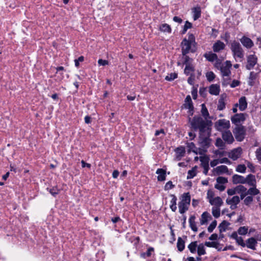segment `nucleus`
I'll return each instance as SVG.
<instances>
[{"mask_svg":"<svg viewBox=\"0 0 261 261\" xmlns=\"http://www.w3.org/2000/svg\"><path fill=\"white\" fill-rule=\"evenodd\" d=\"M190 121L191 128L194 131L199 130V142L201 146L204 148H208L210 146L212 141L210 138L211 134V121L204 120L200 116H194Z\"/></svg>","mask_w":261,"mask_h":261,"instance_id":"f257e3e1","label":"nucleus"},{"mask_svg":"<svg viewBox=\"0 0 261 261\" xmlns=\"http://www.w3.org/2000/svg\"><path fill=\"white\" fill-rule=\"evenodd\" d=\"M254 176V175L251 174L248 175L246 177L240 175L234 174L232 177V182L235 185L247 184L248 185H254V180H253Z\"/></svg>","mask_w":261,"mask_h":261,"instance_id":"f03ea898","label":"nucleus"},{"mask_svg":"<svg viewBox=\"0 0 261 261\" xmlns=\"http://www.w3.org/2000/svg\"><path fill=\"white\" fill-rule=\"evenodd\" d=\"M195 41V37L192 34H188V39L184 38L181 43V53L182 55L188 54L191 49L192 43Z\"/></svg>","mask_w":261,"mask_h":261,"instance_id":"7ed1b4c3","label":"nucleus"},{"mask_svg":"<svg viewBox=\"0 0 261 261\" xmlns=\"http://www.w3.org/2000/svg\"><path fill=\"white\" fill-rule=\"evenodd\" d=\"M230 49L234 58L242 59L244 56V51L240 43L236 40L231 43Z\"/></svg>","mask_w":261,"mask_h":261,"instance_id":"20e7f679","label":"nucleus"},{"mask_svg":"<svg viewBox=\"0 0 261 261\" xmlns=\"http://www.w3.org/2000/svg\"><path fill=\"white\" fill-rule=\"evenodd\" d=\"M233 133L238 141H242L246 136L245 127L242 125L237 126L233 130Z\"/></svg>","mask_w":261,"mask_h":261,"instance_id":"39448f33","label":"nucleus"},{"mask_svg":"<svg viewBox=\"0 0 261 261\" xmlns=\"http://www.w3.org/2000/svg\"><path fill=\"white\" fill-rule=\"evenodd\" d=\"M231 66L232 65L229 61H226L220 66V70L223 77H229L231 74L230 69Z\"/></svg>","mask_w":261,"mask_h":261,"instance_id":"423d86ee","label":"nucleus"},{"mask_svg":"<svg viewBox=\"0 0 261 261\" xmlns=\"http://www.w3.org/2000/svg\"><path fill=\"white\" fill-rule=\"evenodd\" d=\"M247 114L244 113L236 114L231 117V121L233 124L237 126H240L246 120Z\"/></svg>","mask_w":261,"mask_h":261,"instance_id":"0eeeda50","label":"nucleus"},{"mask_svg":"<svg viewBox=\"0 0 261 261\" xmlns=\"http://www.w3.org/2000/svg\"><path fill=\"white\" fill-rule=\"evenodd\" d=\"M183 108L189 110L190 115H193L194 113V106L190 95H187L185 99Z\"/></svg>","mask_w":261,"mask_h":261,"instance_id":"6e6552de","label":"nucleus"},{"mask_svg":"<svg viewBox=\"0 0 261 261\" xmlns=\"http://www.w3.org/2000/svg\"><path fill=\"white\" fill-rule=\"evenodd\" d=\"M217 129L220 130L223 129H228L230 127V122L225 119H220L215 123Z\"/></svg>","mask_w":261,"mask_h":261,"instance_id":"1a4fd4ad","label":"nucleus"},{"mask_svg":"<svg viewBox=\"0 0 261 261\" xmlns=\"http://www.w3.org/2000/svg\"><path fill=\"white\" fill-rule=\"evenodd\" d=\"M242 149L241 147H238L233 149L228 153V157L233 161L237 160L240 158L242 154Z\"/></svg>","mask_w":261,"mask_h":261,"instance_id":"9d476101","label":"nucleus"},{"mask_svg":"<svg viewBox=\"0 0 261 261\" xmlns=\"http://www.w3.org/2000/svg\"><path fill=\"white\" fill-rule=\"evenodd\" d=\"M257 58L255 55H249L247 58V64L246 68L248 70L252 69L257 63Z\"/></svg>","mask_w":261,"mask_h":261,"instance_id":"9b49d317","label":"nucleus"},{"mask_svg":"<svg viewBox=\"0 0 261 261\" xmlns=\"http://www.w3.org/2000/svg\"><path fill=\"white\" fill-rule=\"evenodd\" d=\"M240 41L242 44L246 48L250 49L252 48L254 45V43L252 40L248 37L243 36L240 39Z\"/></svg>","mask_w":261,"mask_h":261,"instance_id":"f8f14e48","label":"nucleus"},{"mask_svg":"<svg viewBox=\"0 0 261 261\" xmlns=\"http://www.w3.org/2000/svg\"><path fill=\"white\" fill-rule=\"evenodd\" d=\"M200 161L201 162V166L203 168L204 171L203 173L205 175H207L208 170L210 169L208 162L209 159L207 156H201L200 157Z\"/></svg>","mask_w":261,"mask_h":261,"instance_id":"ddd939ff","label":"nucleus"},{"mask_svg":"<svg viewBox=\"0 0 261 261\" xmlns=\"http://www.w3.org/2000/svg\"><path fill=\"white\" fill-rule=\"evenodd\" d=\"M257 244V240L253 237L248 238L245 244V247H247L248 248L255 250L256 246Z\"/></svg>","mask_w":261,"mask_h":261,"instance_id":"4468645a","label":"nucleus"},{"mask_svg":"<svg viewBox=\"0 0 261 261\" xmlns=\"http://www.w3.org/2000/svg\"><path fill=\"white\" fill-rule=\"evenodd\" d=\"M253 180H254V185H249L252 187L250 188L248 190L247 189V194L251 196H255L259 194V190L256 189V180L255 177H254Z\"/></svg>","mask_w":261,"mask_h":261,"instance_id":"2eb2a0df","label":"nucleus"},{"mask_svg":"<svg viewBox=\"0 0 261 261\" xmlns=\"http://www.w3.org/2000/svg\"><path fill=\"white\" fill-rule=\"evenodd\" d=\"M225 47V44L220 40H217L213 45L212 48L214 53H219Z\"/></svg>","mask_w":261,"mask_h":261,"instance_id":"dca6fc26","label":"nucleus"},{"mask_svg":"<svg viewBox=\"0 0 261 261\" xmlns=\"http://www.w3.org/2000/svg\"><path fill=\"white\" fill-rule=\"evenodd\" d=\"M230 237L231 239L235 240L238 245L241 246L242 247H245V243L243 239L241 237H239L236 231H233L230 235Z\"/></svg>","mask_w":261,"mask_h":261,"instance_id":"f3484780","label":"nucleus"},{"mask_svg":"<svg viewBox=\"0 0 261 261\" xmlns=\"http://www.w3.org/2000/svg\"><path fill=\"white\" fill-rule=\"evenodd\" d=\"M222 137L228 144H231L234 141L233 137L230 130L224 132L222 133Z\"/></svg>","mask_w":261,"mask_h":261,"instance_id":"a211bd4d","label":"nucleus"},{"mask_svg":"<svg viewBox=\"0 0 261 261\" xmlns=\"http://www.w3.org/2000/svg\"><path fill=\"white\" fill-rule=\"evenodd\" d=\"M176 154V159L177 161H180L181 158L185 156L186 153L185 148L180 146L175 149Z\"/></svg>","mask_w":261,"mask_h":261,"instance_id":"6ab92c4d","label":"nucleus"},{"mask_svg":"<svg viewBox=\"0 0 261 261\" xmlns=\"http://www.w3.org/2000/svg\"><path fill=\"white\" fill-rule=\"evenodd\" d=\"M156 174H158L157 179L159 181H163L166 180V171L162 168H159L156 171Z\"/></svg>","mask_w":261,"mask_h":261,"instance_id":"aec40b11","label":"nucleus"},{"mask_svg":"<svg viewBox=\"0 0 261 261\" xmlns=\"http://www.w3.org/2000/svg\"><path fill=\"white\" fill-rule=\"evenodd\" d=\"M226 98V94H222L221 95L220 97L218 100L217 106V109L220 111L224 110L225 108V99Z\"/></svg>","mask_w":261,"mask_h":261,"instance_id":"412c9836","label":"nucleus"},{"mask_svg":"<svg viewBox=\"0 0 261 261\" xmlns=\"http://www.w3.org/2000/svg\"><path fill=\"white\" fill-rule=\"evenodd\" d=\"M203 57L209 62H213L214 61L218 60V56L217 54L212 51H208L205 53L203 55Z\"/></svg>","mask_w":261,"mask_h":261,"instance_id":"4be33fe9","label":"nucleus"},{"mask_svg":"<svg viewBox=\"0 0 261 261\" xmlns=\"http://www.w3.org/2000/svg\"><path fill=\"white\" fill-rule=\"evenodd\" d=\"M218 175L222 174L223 173H226L227 174L230 175L229 173L228 169L225 165H221L217 167L214 169Z\"/></svg>","mask_w":261,"mask_h":261,"instance_id":"5701e85b","label":"nucleus"},{"mask_svg":"<svg viewBox=\"0 0 261 261\" xmlns=\"http://www.w3.org/2000/svg\"><path fill=\"white\" fill-rule=\"evenodd\" d=\"M220 91V86L217 84H212L210 86L209 92L211 94L218 95Z\"/></svg>","mask_w":261,"mask_h":261,"instance_id":"b1692460","label":"nucleus"},{"mask_svg":"<svg viewBox=\"0 0 261 261\" xmlns=\"http://www.w3.org/2000/svg\"><path fill=\"white\" fill-rule=\"evenodd\" d=\"M209 202L212 205H215V207H220L223 203L221 198L219 196L215 197L214 199H210Z\"/></svg>","mask_w":261,"mask_h":261,"instance_id":"393cba45","label":"nucleus"},{"mask_svg":"<svg viewBox=\"0 0 261 261\" xmlns=\"http://www.w3.org/2000/svg\"><path fill=\"white\" fill-rule=\"evenodd\" d=\"M239 102L238 106L240 110L241 111H244L247 107V102L246 97L245 96L241 97L239 99Z\"/></svg>","mask_w":261,"mask_h":261,"instance_id":"a878e982","label":"nucleus"},{"mask_svg":"<svg viewBox=\"0 0 261 261\" xmlns=\"http://www.w3.org/2000/svg\"><path fill=\"white\" fill-rule=\"evenodd\" d=\"M192 12L193 13V19L196 20L201 17V8L199 6L194 7L192 9Z\"/></svg>","mask_w":261,"mask_h":261,"instance_id":"bb28decb","label":"nucleus"},{"mask_svg":"<svg viewBox=\"0 0 261 261\" xmlns=\"http://www.w3.org/2000/svg\"><path fill=\"white\" fill-rule=\"evenodd\" d=\"M170 196L172 197V199L170 201V208L173 212H175L177 209V207H176L177 198L175 196V195H174L173 194H170Z\"/></svg>","mask_w":261,"mask_h":261,"instance_id":"cd10ccee","label":"nucleus"},{"mask_svg":"<svg viewBox=\"0 0 261 261\" xmlns=\"http://www.w3.org/2000/svg\"><path fill=\"white\" fill-rule=\"evenodd\" d=\"M195 216H191L189 218V224L191 229L195 232H196L198 230L196 226V224L195 221Z\"/></svg>","mask_w":261,"mask_h":261,"instance_id":"c85d7f7f","label":"nucleus"},{"mask_svg":"<svg viewBox=\"0 0 261 261\" xmlns=\"http://www.w3.org/2000/svg\"><path fill=\"white\" fill-rule=\"evenodd\" d=\"M177 248L180 252L182 251L185 248V242L181 237H178L177 242Z\"/></svg>","mask_w":261,"mask_h":261,"instance_id":"c756f323","label":"nucleus"},{"mask_svg":"<svg viewBox=\"0 0 261 261\" xmlns=\"http://www.w3.org/2000/svg\"><path fill=\"white\" fill-rule=\"evenodd\" d=\"M191 201V197L189 193H184L181 197V200L180 201L181 203H184L190 205Z\"/></svg>","mask_w":261,"mask_h":261,"instance_id":"7c9ffc66","label":"nucleus"},{"mask_svg":"<svg viewBox=\"0 0 261 261\" xmlns=\"http://www.w3.org/2000/svg\"><path fill=\"white\" fill-rule=\"evenodd\" d=\"M211 217L210 214L207 212H204L201 215V217L200 219V224L201 225H204L207 223L208 221V218Z\"/></svg>","mask_w":261,"mask_h":261,"instance_id":"2f4dec72","label":"nucleus"},{"mask_svg":"<svg viewBox=\"0 0 261 261\" xmlns=\"http://www.w3.org/2000/svg\"><path fill=\"white\" fill-rule=\"evenodd\" d=\"M258 76L257 73H255L253 71H251L250 73L249 77V81H248V84L252 86H253L254 82V81L255 80Z\"/></svg>","mask_w":261,"mask_h":261,"instance_id":"473e14b6","label":"nucleus"},{"mask_svg":"<svg viewBox=\"0 0 261 261\" xmlns=\"http://www.w3.org/2000/svg\"><path fill=\"white\" fill-rule=\"evenodd\" d=\"M197 167L195 166L193 167L191 170H189L188 172L187 178L188 179H192L195 177L197 175Z\"/></svg>","mask_w":261,"mask_h":261,"instance_id":"72a5a7b5","label":"nucleus"},{"mask_svg":"<svg viewBox=\"0 0 261 261\" xmlns=\"http://www.w3.org/2000/svg\"><path fill=\"white\" fill-rule=\"evenodd\" d=\"M189 206V205L187 204L179 202L178 203L179 212L181 214H184L188 210Z\"/></svg>","mask_w":261,"mask_h":261,"instance_id":"f704fd0d","label":"nucleus"},{"mask_svg":"<svg viewBox=\"0 0 261 261\" xmlns=\"http://www.w3.org/2000/svg\"><path fill=\"white\" fill-rule=\"evenodd\" d=\"M154 249L153 247H150L148 248L147 250L145 252H143L141 253V257L144 258H146L147 257H149L151 256L152 253L153 252Z\"/></svg>","mask_w":261,"mask_h":261,"instance_id":"c9c22d12","label":"nucleus"},{"mask_svg":"<svg viewBox=\"0 0 261 261\" xmlns=\"http://www.w3.org/2000/svg\"><path fill=\"white\" fill-rule=\"evenodd\" d=\"M226 202L227 204H238L240 202V199L238 196H234L231 199H227Z\"/></svg>","mask_w":261,"mask_h":261,"instance_id":"e433bc0d","label":"nucleus"},{"mask_svg":"<svg viewBox=\"0 0 261 261\" xmlns=\"http://www.w3.org/2000/svg\"><path fill=\"white\" fill-rule=\"evenodd\" d=\"M230 224L229 222L225 220H223L219 225L218 228L219 231L221 233L224 232L226 230L227 227Z\"/></svg>","mask_w":261,"mask_h":261,"instance_id":"4c0bfd02","label":"nucleus"},{"mask_svg":"<svg viewBox=\"0 0 261 261\" xmlns=\"http://www.w3.org/2000/svg\"><path fill=\"white\" fill-rule=\"evenodd\" d=\"M197 241H194L192 242L188 246V248L192 253H195L196 251V248H197Z\"/></svg>","mask_w":261,"mask_h":261,"instance_id":"58836bf2","label":"nucleus"},{"mask_svg":"<svg viewBox=\"0 0 261 261\" xmlns=\"http://www.w3.org/2000/svg\"><path fill=\"white\" fill-rule=\"evenodd\" d=\"M160 30L161 31L163 32H167L168 33H170L171 32V28L170 26L167 24L164 23L160 25Z\"/></svg>","mask_w":261,"mask_h":261,"instance_id":"ea45409f","label":"nucleus"},{"mask_svg":"<svg viewBox=\"0 0 261 261\" xmlns=\"http://www.w3.org/2000/svg\"><path fill=\"white\" fill-rule=\"evenodd\" d=\"M195 70L194 66L192 64H188L186 65V67L184 70V73L186 75H188L190 74L191 72H194Z\"/></svg>","mask_w":261,"mask_h":261,"instance_id":"a19ab883","label":"nucleus"},{"mask_svg":"<svg viewBox=\"0 0 261 261\" xmlns=\"http://www.w3.org/2000/svg\"><path fill=\"white\" fill-rule=\"evenodd\" d=\"M206 253L204 245L201 243L197 246V254L198 256L204 255Z\"/></svg>","mask_w":261,"mask_h":261,"instance_id":"79ce46f5","label":"nucleus"},{"mask_svg":"<svg viewBox=\"0 0 261 261\" xmlns=\"http://www.w3.org/2000/svg\"><path fill=\"white\" fill-rule=\"evenodd\" d=\"M248 230V226H241L239 228L238 231L236 232H237V234L239 233L240 235L245 236L247 233Z\"/></svg>","mask_w":261,"mask_h":261,"instance_id":"37998d69","label":"nucleus"},{"mask_svg":"<svg viewBox=\"0 0 261 261\" xmlns=\"http://www.w3.org/2000/svg\"><path fill=\"white\" fill-rule=\"evenodd\" d=\"M215 145L220 149H224L225 147V143H224L223 140L220 138L216 139Z\"/></svg>","mask_w":261,"mask_h":261,"instance_id":"c03bdc74","label":"nucleus"},{"mask_svg":"<svg viewBox=\"0 0 261 261\" xmlns=\"http://www.w3.org/2000/svg\"><path fill=\"white\" fill-rule=\"evenodd\" d=\"M212 214L215 218H219L220 216V210L219 207H213Z\"/></svg>","mask_w":261,"mask_h":261,"instance_id":"a18cd8bd","label":"nucleus"},{"mask_svg":"<svg viewBox=\"0 0 261 261\" xmlns=\"http://www.w3.org/2000/svg\"><path fill=\"white\" fill-rule=\"evenodd\" d=\"M46 190L54 197H56L59 194V190L56 187L51 188H47Z\"/></svg>","mask_w":261,"mask_h":261,"instance_id":"49530a36","label":"nucleus"},{"mask_svg":"<svg viewBox=\"0 0 261 261\" xmlns=\"http://www.w3.org/2000/svg\"><path fill=\"white\" fill-rule=\"evenodd\" d=\"M177 77V73H170V74H168V75H167L165 79L166 81H172L174 79H176Z\"/></svg>","mask_w":261,"mask_h":261,"instance_id":"de8ad7c7","label":"nucleus"},{"mask_svg":"<svg viewBox=\"0 0 261 261\" xmlns=\"http://www.w3.org/2000/svg\"><path fill=\"white\" fill-rule=\"evenodd\" d=\"M201 114H202V116L204 117H205V118H206V117L207 116H208L209 113H208V110L204 103L201 105Z\"/></svg>","mask_w":261,"mask_h":261,"instance_id":"09e8293b","label":"nucleus"},{"mask_svg":"<svg viewBox=\"0 0 261 261\" xmlns=\"http://www.w3.org/2000/svg\"><path fill=\"white\" fill-rule=\"evenodd\" d=\"M246 170V167L244 164H240L236 168V171L240 173H245Z\"/></svg>","mask_w":261,"mask_h":261,"instance_id":"8fccbe9b","label":"nucleus"},{"mask_svg":"<svg viewBox=\"0 0 261 261\" xmlns=\"http://www.w3.org/2000/svg\"><path fill=\"white\" fill-rule=\"evenodd\" d=\"M206 77L208 81L212 82L215 78V74L213 72L209 71L206 73Z\"/></svg>","mask_w":261,"mask_h":261,"instance_id":"3c124183","label":"nucleus"},{"mask_svg":"<svg viewBox=\"0 0 261 261\" xmlns=\"http://www.w3.org/2000/svg\"><path fill=\"white\" fill-rule=\"evenodd\" d=\"M182 56V59L184 60V64L188 65V64H191V61H192V59L190 58L188 56H187V54Z\"/></svg>","mask_w":261,"mask_h":261,"instance_id":"603ef678","label":"nucleus"},{"mask_svg":"<svg viewBox=\"0 0 261 261\" xmlns=\"http://www.w3.org/2000/svg\"><path fill=\"white\" fill-rule=\"evenodd\" d=\"M237 192L238 194L245 192L247 191V188L243 185H239L236 187Z\"/></svg>","mask_w":261,"mask_h":261,"instance_id":"864d4df0","label":"nucleus"},{"mask_svg":"<svg viewBox=\"0 0 261 261\" xmlns=\"http://www.w3.org/2000/svg\"><path fill=\"white\" fill-rule=\"evenodd\" d=\"M217 182L219 184H224L228 182L227 178L224 177L219 176L216 179Z\"/></svg>","mask_w":261,"mask_h":261,"instance_id":"5fc2aeb1","label":"nucleus"},{"mask_svg":"<svg viewBox=\"0 0 261 261\" xmlns=\"http://www.w3.org/2000/svg\"><path fill=\"white\" fill-rule=\"evenodd\" d=\"M218 243L216 242H205L204 245L208 247L217 248Z\"/></svg>","mask_w":261,"mask_h":261,"instance_id":"6e6d98bb","label":"nucleus"},{"mask_svg":"<svg viewBox=\"0 0 261 261\" xmlns=\"http://www.w3.org/2000/svg\"><path fill=\"white\" fill-rule=\"evenodd\" d=\"M253 198L251 196H247L244 200V203L246 205H249L253 201Z\"/></svg>","mask_w":261,"mask_h":261,"instance_id":"4d7b16f0","label":"nucleus"},{"mask_svg":"<svg viewBox=\"0 0 261 261\" xmlns=\"http://www.w3.org/2000/svg\"><path fill=\"white\" fill-rule=\"evenodd\" d=\"M174 187L175 185L172 184V182L171 181H169L166 184L164 187V190L165 191H168L174 188Z\"/></svg>","mask_w":261,"mask_h":261,"instance_id":"13d9d810","label":"nucleus"},{"mask_svg":"<svg viewBox=\"0 0 261 261\" xmlns=\"http://www.w3.org/2000/svg\"><path fill=\"white\" fill-rule=\"evenodd\" d=\"M217 226V221H213L207 228L209 232H212Z\"/></svg>","mask_w":261,"mask_h":261,"instance_id":"bf43d9fd","label":"nucleus"},{"mask_svg":"<svg viewBox=\"0 0 261 261\" xmlns=\"http://www.w3.org/2000/svg\"><path fill=\"white\" fill-rule=\"evenodd\" d=\"M187 147L188 148V152L191 151L195 152L194 149L196 148L195 144L193 142H189L187 143Z\"/></svg>","mask_w":261,"mask_h":261,"instance_id":"052dcab7","label":"nucleus"},{"mask_svg":"<svg viewBox=\"0 0 261 261\" xmlns=\"http://www.w3.org/2000/svg\"><path fill=\"white\" fill-rule=\"evenodd\" d=\"M84 60V57L83 56H80L77 59L74 60L75 66L78 67L80 65V62H82Z\"/></svg>","mask_w":261,"mask_h":261,"instance_id":"680f3d73","label":"nucleus"},{"mask_svg":"<svg viewBox=\"0 0 261 261\" xmlns=\"http://www.w3.org/2000/svg\"><path fill=\"white\" fill-rule=\"evenodd\" d=\"M256 159L258 161H261V147L257 148L255 151Z\"/></svg>","mask_w":261,"mask_h":261,"instance_id":"e2e57ef3","label":"nucleus"},{"mask_svg":"<svg viewBox=\"0 0 261 261\" xmlns=\"http://www.w3.org/2000/svg\"><path fill=\"white\" fill-rule=\"evenodd\" d=\"M227 193L228 195L231 196L237 193L236 188H232V189H229L227 191Z\"/></svg>","mask_w":261,"mask_h":261,"instance_id":"0e129e2a","label":"nucleus"},{"mask_svg":"<svg viewBox=\"0 0 261 261\" xmlns=\"http://www.w3.org/2000/svg\"><path fill=\"white\" fill-rule=\"evenodd\" d=\"M98 64L99 66H106L108 65L109 62L107 60L100 59L98 60Z\"/></svg>","mask_w":261,"mask_h":261,"instance_id":"69168bd1","label":"nucleus"},{"mask_svg":"<svg viewBox=\"0 0 261 261\" xmlns=\"http://www.w3.org/2000/svg\"><path fill=\"white\" fill-rule=\"evenodd\" d=\"M215 188L220 191H223L225 189V187L222 184H219L218 183L215 185Z\"/></svg>","mask_w":261,"mask_h":261,"instance_id":"338daca9","label":"nucleus"},{"mask_svg":"<svg viewBox=\"0 0 261 261\" xmlns=\"http://www.w3.org/2000/svg\"><path fill=\"white\" fill-rule=\"evenodd\" d=\"M240 84V81H239L238 80H234L232 81L231 84H230V87L231 88H235V87L238 86Z\"/></svg>","mask_w":261,"mask_h":261,"instance_id":"774afa93","label":"nucleus"}]
</instances>
